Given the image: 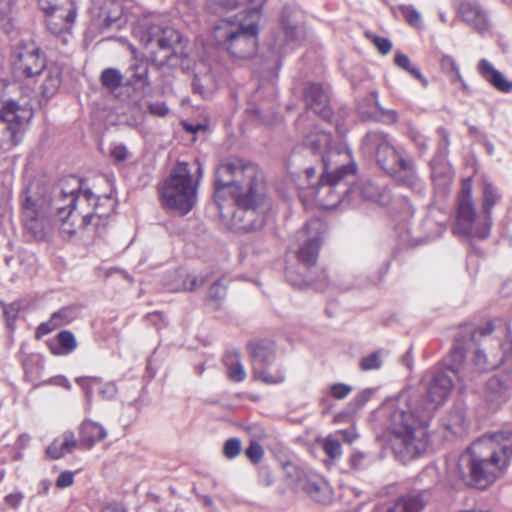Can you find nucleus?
<instances>
[{
	"label": "nucleus",
	"instance_id": "1",
	"mask_svg": "<svg viewBox=\"0 0 512 512\" xmlns=\"http://www.w3.org/2000/svg\"><path fill=\"white\" fill-rule=\"evenodd\" d=\"M492 322L483 327L464 325L455 334L453 357L455 363L447 365L445 370L436 372L431 378L426 398L421 403L406 404L408 410L394 408L389 417L390 443L395 457L405 463L420 456L428 446L429 434L427 420L430 414L449 396L458 381L460 388L467 387L476 378L468 365H462L465 352L474 349L472 363L477 372L498 367L512 359V342L502 343L492 338Z\"/></svg>",
	"mask_w": 512,
	"mask_h": 512
},
{
	"label": "nucleus",
	"instance_id": "2",
	"mask_svg": "<svg viewBox=\"0 0 512 512\" xmlns=\"http://www.w3.org/2000/svg\"><path fill=\"white\" fill-rule=\"evenodd\" d=\"M264 197V174L256 165L235 158L216 168L215 202L221 217H231L238 229L251 231L262 226L253 218Z\"/></svg>",
	"mask_w": 512,
	"mask_h": 512
},
{
	"label": "nucleus",
	"instance_id": "3",
	"mask_svg": "<svg viewBox=\"0 0 512 512\" xmlns=\"http://www.w3.org/2000/svg\"><path fill=\"white\" fill-rule=\"evenodd\" d=\"M71 189H54L51 196L40 193L33 185L21 196L25 230L35 240H44L55 224L67 235L78 229L80 210L93 197L85 182L77 177L69 179Z\"/></svg>",
	"mask_w": 512,
	"mask_h": 512
},
{
	"label": "nucleus",
	"instance_id": "4",
	"mask_svg": "<svg viewBox=\"0 0 512 512\" xmlns=\"http://www.w3.org/2000/svg\"><path fill=\"white\" fill-rule=\"evenodd\" d=\"M331 134L315 127L304 136V146L321 155L323 173L316 186L311 187L310 195L325 209L336 208L344 197L352 191L351 184L356 177V164L350 152L331 146Z\"/></svg>",
	"mask_w": 512,
	"mask_h": 512
},
{
	"label": "nucleus",
	"instance_id": "5",
	"mask_svg": "<svg viewBox=\"0 0 512 512\" xmlns=\"http://www.w3.org/2000/svg\"><path fill=\"white\" fill-rule=\"evenodd\" d=\"M512 459V432L502 431L474 442L456 465L459 479L484 489L496 479Z\"/></svg>",
	"mask_w": 512,
	"mask_h": 512
},
{
	"label": "nucleus",
	"instance_id": "6",
	"mask_svg": "<svg viewBox=\"0 0 512 512\" xmlns=\"http://www.w3.org/2000/svg\"><path fill=\"white\" fill-rule=\"evenodd\" d=\"M264 0H211V5L232 10L240 5H252L244 13L231 18H223L213 29L217 44L235 59L247 60L253 57L258 48L259 20Z\"/></svg>",
	"mask_w": 512,
	"mask_h": 512
},
{
	"label": "nucleus",
	"instance_id": "7",
	"mask_svg": "<svg viewBox=\"0 0 512 512\" xmlns=\"http://www.w3.org/2000/svg\"><path fill=\"white\" fill-rule=\"evenodd\" d=\"M362 150L365 154L374 155L378 166L397 183L419 192L422 190L414 161L403 156L387 134L380 131L368 132L362 141Z\"/></svg>",
	"mask_w": 512,
	"mask_h": 512
},
{
	"label": "nucleus",
	"instance_id": "8",
	"mask_svg": "<svg viewBox=\"0 0 512 512\" xmlns=\"http://www.w3.org/2000/svg\"><path fill=\"white\" fill-rule=\"evenodd\" d=\"M195 164L196 178L191 175L186 162H178L160 188L163 206L175 210L180 215L191 211L197 202V190L199 180L203 176V168L197 159Z\"/></svg>",
	"mask_w": 512,
	"mask_h": 512
},
{
	"label": "nucleus",
	"instance_id": "9",
	"mask_svg": "<svg viewBox=\"0 0 512 512\" xmlns=\"http://www.w3.org/2000/svg\"><path fill=\"white\" fill-rule=\"evenodd\" d=\"M141 42L151 48V52H154V47L160 51H171L159 61L160 70L178 67L182 70L190 69V59L183 52L182 36L177 30L169 26L151 24L143 31Z\"/></svg>",
	"mask_w": 512,
	"mask_h": 512
},
{
	"label": "nucleus",
	"instance_id": "10",
	"mask_svg": "<svg viewBox=\"0 0 512 512\" xmlns=\"http://www.w3.org/2000/svg\"><path fill=\"white\" fill-rule=\"evenodd\" d=\"M492 222L484 217L482 223H476V210L472 196V180L464 179L458 196L457 216L453 232L457 235H470L485 239L490 234Z\"/></svg>",
	"mask_w": 512,
	"mask_h": 512
},
{
	"label": "nucleus",
	"instance_id": "11",
	"mask_svg": "<svg viewBox=\"0 0 512 512\" xmlns=\"http://www.w3.org/2000/svg\"><path fill=\"white\" fill-rule=\"evenodd\" d=\"M32 117V110L14 100H7L0 109V149L9 150L19 141L21 127Z\"/></svg>",
	"mask_w": 512,
	"mask_h": 512
},
{
	"label": "nucleus",
	"instance_id": "12",
	"mask_svg": "<svg viewBox=\"0 0 512 512\" xmlns=\"http://www.w3.org/2000/svg\"><path fill=\"white\" fill-rule=\"evenodd\" d=\"M327 225L319 218L309 220L305 226L297 231L295 239L298 245L296 251L300 265L311 268L316 264L319 248Z\"/></svg>",
	"mask_w": 512,
	"mask_h": 512
},
{
	"label": "nucleus",
	"instance_id": "13",
	"mask_svg": "<svg viewBox=\"0 0 512 512\" xmlns=\"http://www.w3.org/2000/svg\"><path fill=\"white\" fill-rule=\"evenodd\" d=\"M288 484L296 490H302L313 501L328 503L332 498V491L328 483L315 474H308L296 465L285 466Z\"/></svg>",
	"mask_w": 512,
	"mask_h": 512
},
{
	"label": "nucleus",
	"instance_id": "14",
	"mask_svg": "<svg viewBox=\"0 0 512 512\" xmlns=\"http://www.w3.org/2000/svg\"><path fill=\"white\" fill-rule=\"evenodd\" d=\"M248 349L252 358V370L255 378L266 384H278L284 381V373L280 370L270 372L267 366L270 365L275 356L274 342L260 340L249 342Z\"/></svg>",
	"mask_w": 512,
	"mask_h": 512
},
{
	"label": "nucleus",
	"instance_id": "15",
	"mask_svg": "<svg viewBox=\"0 0 512 512\" xmlns=\"http://www.w3.org/2000/svg\"><path fill=\"white\" fill-rule=\"evenodd\" d=\"M12 65L16 73L33 78L41 75L46 67V59L35 43H21L13 53Z\"/></svg>",
	"mask_w": 512,
	"mask_h": 512
},
{
	"label": "nucleus",
	"instance_id": "16",
	"mask_svg": "<svg viewBox=\"0 0 512 512\" xmlns=\"http://www.w3.org/2000/svg\"><path fill=\"white\" fill-rule=\"evenodd\" d=\"M116 202L111 196L98 197L93 194L92 199L84 202L80 210L78 229L94 225L97 228L106 225L107 218L113 214Z\"/></svg>",
	"mask_w": 512,
	"mask_h": 512
},
{
	"label": "nucleus",
	"instance_id": "17",
	"mask_svg": "<svg viewBox=\"0 0 512 512\" xmlns=\"http://www.w3.org/2000/svg\"><path fill=\"white\" fill-rule=\"evenodd\" d=\"M301 12L290 7H284L282 11V25L285 39L276 38L272 49L280 54L286 49H294L304 39L303 27L299 25L298 18Z\"/></svg>",
	"mask_w": 512,
	"mask_h": 512
},
{
	"label": "nucleus",
	"instance_id": "18",
	"mask_svg": "<svg viewBox=\"0 0 512 512\" xmlns=\"http://www.w3.org/2000/svg\"><path fill=\"white\" fill-rule=\"evenodd\" d=\"M512 395V373L503 371L491 376L485 383L483 398L492 408L498 409Z\"/></svg>",
	"mask_w": 512,
	"mask_h": 512
},
{
	"label": "nucleus",
	"instance_id": "19",
	"mask_svg": "<svg viewBox=\"0 0 512 512\" xmlns=\"http://www.w3.org/2000/svg\"><path fill=\"white\" fill-rule=\"evenodd\" d=\"M191 75V88L194 94L208 98L216 91L217 78L208 62H195L191 68Z\"/></svg>",
	"mask_w": 512,
	"mask_h": 512
},
{
	"label": "nucleus",
	"instance_id": "20",
	"mask_svg": "<svg viewBox=\"0 0 512 512\" xmlns=\"http://www.w3.org/2000/svg\"><path fill=\"white\" fill-rule=\"evenodd\" d=\"M304 99L307 107L323 119H330L332 112L330 109L329 87L318 84H309L304 92Z\"/></svg>",
	"mask_w": 512,
	"mask_h": 512
},
{
	"label": "nucleus",
	"instance_id": "21",
	"mask_svg": "<svg viewBox=\"0 0 512 512\" xmlns=\"http://www.w3.org/2000/svg\"><path fill=\"white\" fill-rule=\"evenodd\" d=\"M125 75V84L135 92L144 93L147 89L151 88L149 63L145 58H139L134 55L126 69Z\"/></svg>",
	"mask_w": 512,
	"mask_h": 512
},
{
	"label": "nucleus",
	"instance_id": "22",
	"mask_svg": "<svg viewBox=\"0 0 512 512\" xmlns=\"http://www.w3.org/2000/svg\"><path fill=\"white\" fill-rule=\"evenodd\" d=\"M462 20L478 33L488 31L490 23L485 10L477 1L462 0L457 8Z\"/></svg>",
	"mask_w": 512,
	"mask_h": 512
},
{
	"label": "nucleus",
	"instance_id": "23",
	"mask_svg": "<svg viewBox=\"0 0 512 512\" xmlns=\"http://www.w3.org/2000/svg\"><path fill=\"white\" fill-rule=\"evenodd\" d=\"M76 382L84 390L88 403L91 402L95 388L105 400H112L117 394V387L113 382H102L97 377H78Z\"/></svg>",
	"mask_w": 512,
	"mask_h": 512
},
{
	"label": "nucleus",
	"instance_id": "24",
	"mask_svg": "<svg viewBox=\"0 0 512 512\" xmlns=\"http://www.w3.org/2000/svg\"><path fill=\"white\" fill-rule=\"evenodd\" d=\"M46 14V25L48 30L52 34H61L68 32L76 18V7H70L69 9H58L53 12H47Z\"/></svg>",
	"mask_w": 512,
	"mask_h": 512
},
{
	"label": "nucleus",
	"instance_id": "25",
	"mask_svg": "<svg viewBox=\"0 0 512 512\" xmlns=\"http://www.w3.org/2000/svg\"><path fill=\"white\" fill-rule=\"evenodd\" d=\"M429 498L426 491L410 493L398 498L385 512H420Z\"/></svg>",
	"mask_w": 512,
	"mask_h": 512
},
{
	"label": "nucleus",
	"instance_id": "26",
	"mask_svg": "<svg viewBox=\"0 0 512 512\" xmlns=\"http://www.w3.org/2000/svg\"><path fill=\"white\" fill-rule=\"evenodd\" d=\"M479 74L497 90L509 93L512 91V81L508 80L488 60L482 59L478 64Z\"/></svg>",
	"mask_w": 512,
	"mask_h": 512
},
{
	"label": "nucleus",
	"instance_id": "27",
	"mask_svg": "<svg viewBox=\"0 0 512 512\" xmlns=\"http://www.w3.org/2000/svg\"><path fill=\"white\" fill-rule=\"evenodd\" d=\"M107 432L100 424L86 420L80 428L79 444L85 448H91L96 442L103 440Z\"/></svg>",
	"mask_w": 512,
	"mask_h": 512
},
{
	"label": "nucleus",
	"instance_id": "28",
	"mask_svg": "<svg viewBox=\"0 0 512 512\" xmlns=\"http://www.w3.org/2000/svg\"><path fill=\"white\" fill-rule=\"evenodd\" d=\"M501 198L497 187L484 178L482 181V211L489 222H491L493 207L501 201Z\"/></svg>",
	"mask_w": 512,
	"mask_h": 512
},
{
	"label": "nucleus",
	"instance_id": "29",
	"mask_svg": "<svg viewBox=\"0 0 512 512\" xmlns=\"http://www.w3.org/2000/svg\"><path fill=\"white\" fill-rule=\"evenodd\" d=\"M77 446L74 434L72 432L63 433L61 439L54 440L47 448V454L53 458L58 459L66 453H71Z\"/></svg>",
	"mask_w": 512,
	"mask_h": 512
},
{
	"label": "nucleus",
	"instance_id": "30",
	"mask_svg": "<svg viewBox=\"0 0 512 512\" xmlns=\"http://www.w3.org/2000/svg\"><path fill=\"white\" fill-rule=\"evenodd\" d=\"M44 80L40 86L43 96L52 97L58 90L61 84V71L57 66H50L44 68Z\"/></svg>",
	"mask_w": 512,
	"mask_h": 512
},
{
	"label": "nucleus",
	"instance_id": "31",
	"mask_svg": "<svg viewBox=\"0 0 512 512\" xmlns=\"http://www.w3.org/2000/svg\"><path fill=\"white\" fill-rule=\"evenodd\" d=\"M224 363L227 367L228 378L233 382H242L246 378V371L237 352H229L225 355Z\"/></svg>",
	"mask_w": 512,
	"mask_h": 512
},
{
	"label": "nucleus",
	"instance_id": "32",
	"mask_svg": "<svg viewBox=\"0 0 512 512\" xmlns=\"http://www.w3.org/2000/svg\"><path fill=\"white\" fill-rule=\"evenodd\" d=\"M364 199L385 205L389 201V195L384 187H380L371 181L364 182L360 188Z\"/></svg>",
	"mask_w": 512,
	"mask_h": 512
},
{
	"label": "nucleus",
	"instance_id": "33",
	"mask_svg": "<svg viewBox=\"0 0 512 512\" xmlns=\"http://www.w3.org/2000/svg\"><path fill=\"white\" fill-rule=\"evenodd\" d=\"M123 78L124 76L120 70L116 68H106L101 72L100 82L105 89L113 93L121 87Z\"/></svg>",
	"mask_w": 512,
	"mask_h": 512
},
{
	"label": "nucleus",
	"instance_id": "34",
	"mask_svg": "<svg viewBox=\"0 0 512 512\" xmlns=\"http://www.w3.org/2000/svg\"><path fill=\"white\" fill-rule=\"evenodd\" d=\"M57 341L60 345L59 348H54L51 346V350L54 355L70 354L77 347V341L73 333L68 330L61 331L57 335Z\"/></svg>",
	"mask_w": 512,
	"mask_h": 512
},
{
	"label": "nucleus",
	"instance_id": "35",
	"mask_svg": "<svg viewBox=\"0 0 512 512\" xmlns=\"http://www.w3.org/2000/svg\"><path fill=\"white\" fill-rule=\"evenodd\" d=\"M394 63L398 67L410 73L414 78L421 81L424 86L427 85V80L423 77L420 70L411 64V61L407 55L402 54L400 52L396 53L394 57Z\"/></svg>",
	"mask_w": 512,
	"mask_h": 512
},
{
	"label": "nucleus",
	"instance_id": "36",
	"mask_svg": "<svg viewBox=\"0 0 512 512\" xmlns=\"http://www.w3.org/2000/svg\"><path fill=\"white\" fill-rule=\"evenodd\" d=\"M445 426L454 434L461 433L466 426V417L461 409H455L450 412Z\"/></svg>",
	"mask_w": 512,
	"mask_h": 512
},
{
	"label": "nucleus",
	"instance_id": "37",
	"mask_svg": "<svg viewBox=\"0 0 512 512\" xmlns=\"http://www.w3.org/2000/svg\"><path fill=\"white\" fill-rule=\"evenodd\" d=\"M14 0H0V28L8 32L11 28Z\"/></svg>",
	"mask_w": 512,
	"mask_h": 512
},
{
	"label": "nucleus",
	"instance_id": "38",
	"mask_svg": "<svg viewBox=\"0 0 512 512\" xmlns=\"http://www.w3.org/2000/svg\"><path fill=\"white\" fill-rule=\"evenodd\" d=\"M76 312L75 309L70 307H64L51 315V322H53L56 327H60L70 323L75 318Z\"/></svg>",
	"mask_w": 512,
	"mask_h": 512
},
{
	"label": "nucleus",
	"instance_id": "39",
	"mask_svg": "<svg viewBox=\"0 0 512 512\" xmlns=\"http://www.w3.org/2000/svg\"><path fill=\"white\" fill-rule=\"evenodd\" d=\"M286 278L291 283V285L298 288H302L314 283V279L310 275L306 273H301V275H298V273L291 268L286 270Z\"/></svg>",
	"mask_w": 512,
	"mask_h": 512
},
{
	"label": "nucleus",
	"instance_id": "40",
	"mask_svg": "<svg viewBox=\"0 0 512 512\" xmlns=\"http://www.w3.org/2000/svg\"><path fill=\"white\" fill-rule=\"evenodd\" d=\"M39 6L45 13L58 9H69L75 7L73 0H39Z\"/></svg>",
	"mask_w": 512,
	"mask_h": 512
},
{
	"label": "nucleus",
	"instance_id": "41",
	"mask_svg": "<svg viewBox=\"0 0 512 512\" xmlns=\"http://www.w3.org/2000/svg\"><path fill=\"white\" fill-rule=\"evenodd\" d=\"M323 449L331 459L339 458L342 454L340 439L333 436L327 437L324 441Z\"/></svg>",
	"mask_w": 512,
	"mask_h": 512
},
{
	"label": "nucleus",
	"instance_id": "42",
	"mask_svg": "<svg viewBox=\"0 0 512 512\" xmlns=\"http://www.w3.org/2000/svg\"><path fill=\"white\" fill-rule=\"evenodd\" d=\"M241 449H242L241 441L238 438L228 439L224 443V446H223L224 455L229 459H233L237 455H239V453L241 452Z\"/></svg>",
	"mask_w": 512,
	"mask_h": 512
},
{
	"label": "nucleus",
	"instance_id": "43",
	"mask_svg": "<svg viewBox=\"0 0 512 512\" xmlns=\"http://www.w3.org/2000/svg\"><path fill=\"white\" fill-rule=\"evenodd\" d=\"M382 365L381 357L378 352H373L370 355L362 358L360 366L362 370L379 369Z\"/></svg>",
	"mask_w": 512,
	"mask_h": 512
},
{
	"label": "nucleus",
	"instance_id": "44",
	"mask_svg": "<svg viewBox=\"0 0 512 512\" xmlns=\"http://www.w3.org/2000/svg\"><path fill=\"white\" fill-rule=\"evenodd\" d=\"M245 454L252 463L256 464L262 459L264 450L258 442L251 441Z\"/></svg>",
	"mask_w": 512,
	"mask_h": 512
},
{
	"label": "nucleus",
	"instance_id": "45",
	"mask_svg": "<svg viewBox=\"0 0 512 512\" xmlns=\"http://www.w3.org/2000/svg\"><path fill=\"white\" fill-rule=\"evenodd\" d=\"M350 466L355 470H361L369 465L368 457L363 452H354L349 459Z\"/></svg>",
	"mask_w": 512,
	"mask_h": 512
},
{
	"label": "nucleus",
	"instance_id": "46",
	"mask_svg": "<svg viewBox=\"0 0 512 512\" xmlns=\"http://www.w3.org/2000/svg\"><path fill=\"white\" fill-rule=\"evenodd\" d=\"M400 11L410 25L417 24L421 19L420 13L411 5L400 6Z\"/></svg>",
	"mask_w": 512,
	"mask_h": 512
},
{
	"label": "nucleus",
	"instance_id": "47",
	"mask_svg": "<svg viewBox=\"0 0 512 512\" xmlns=\"http://www.w3.org/2000/svg\"><path fill=\"white\" fill-rule=\"evenodd\" d=\"M19 311V304L12 303L8 306H3V313L6 319L8 327H12V323L17 318V314Z\"/></svg>",
	"mask_w": 512,
	"mask_h": 512
},
{
	"label": "nucleus",
	"instance_id": "48",
	"mask_svg": "<svg viewBox=\"0 0 512 512\" xmlns=\"http://www.w3.org/2000/svg\"><path fill=\"white\" fill-rule=\"evenodd\" d=\"M148 111L153 116L164 117L169 113V108L165 102H155L148 104Z\"/></svg>",
	"mask_w": 512,
	"mask_h": 512
},
{
	"label": "nucleus",
	"instance_id": "49",
	"mask_svg": "<svg viewBox=\"0 0 512 512\" xmlns=\"http://www.w3.org/2000/svg\"><path fill=\"white\" fill-rule=\"evenodd\" d=\"M351 391L352 388L344 383H337L331 386V394L337 399H344Z\"/></svg>",
	"mask_w": 512,
	"mask_h": 512
},
{
	"label": "nucleus",
	"instance_id": "50",
	"mask_svg": "<svg viewBox=\"0 0 512 512\" xmlns=\"http://www.w3.org/2000/svg\"><path fill=\"white\" fill-rule=\"evenodd\" d=\"M374 98L376 99L375 106L383 115V121L386 123H395L398 119L397 113L394 110H386L384 109L380 103L377 101V93H373Z\"/></svg>",
	"mask_w": 512,
	"mask_h": 512
},
{
	"label": "nucleus",
	"instance_id": "51",
	"mask_svg": "<svg viewBox=\"0 0 512 512\" xmlns=\"http://www.w3.org/2000/svg\"><path fill=\"white\" fill-rule=\"evenodd\" d=\"M209 298L215 301L221 300L226 295V288L219 281H216L209 289Z\"/></svg>",
	"mask_w": 512,
	"mask_h": 512
},
{
	"label": "nucleus",
	"instance_id": "52",
	"mask_svg": "<svg viewBox=\"0 0 512 512\" xmlns=\"http://www.w3.org/2000/svg\"><path fill=\"white\" fill-rule=\"evenodd\" d=\"M204 284V278L188 275L183 281V289L186 291H194Z\"/></svg>",
	"mask_w": 512,
	"mask_h": 512
},
{
	"label": "nucleus",
	"instance_id": "53",
	"mask_svg": "<svg viewBox=\"0 0 512 512\" xmlns=\"http://www.w3.org/2000/svg\"><path fill=\"white\" fill-rule=\"evenodd\" d=\"M373 43L383 55L388 54L392 49V43L388 38L375 36L373 38Z\"/></svg>",
	"mask_w": 512,
	"mask_h": 512
},
{
	"label": "nucleus",
	"instance_id": "54",
	"mask_svg": "<svg viewBox=\"0 0 512 512\" xmlns=\"http://www.w3.org/2000/svg\"><path fill=\"white\" fill-rule=\"evenodd\" d=\"M128 150L124 145H116L111 150V157L116 162H123L128 158Z\"/></svg>",
	"mask_w": 512,
	"mask_h": 512
},
{
	"label": "nucleus",
	"instance_id": "55",
	"mask_svg": "<svg viewBox=\"0 0 512 512\" xmlns=\"http://www.w3.org/2000/svg\"><path fill=\"white\" fill-rule=\"evenodd\" d=\"M73 480L74 474L70 471H64L58 476L56 485L59 488H66L73 484Z\"/></svg>",
	"mask_w": 512,
	"mask_h": 512
},
{
	"label": "nucleus",
	"instance_id": "56",
	"mask_svg": "<svg viewBox=\"0 0 512 512\" xmlns=\"http://www.w3.org/2000/svg\"><path fill=\"white\" fill-rule=\"evenodd\" d=\"M373 393H374V390L370 389V388L362 390L354 399L355 405L358 408L362 407L369 401V399L371 398Z\"/></svg>",
	"mask_w": 512,
	"mask_h": 512
},
{
	"label": "nucleus",
	"instance_id": "57",
	"mask_svg": "<svg viewBox=\"0 0 512 512\" xmlns=\"http://www.w3.org/2000/svg\"><path fill=\"white\" fill-rule=\"evenodd\" d=\"M409 137L419 148H421L422 150L427 149L426 138L419 131L410 130Z\"/></svg>",
	"mask_w": 512,
	"mask_h": 512
},
{
	"label": "nucleus",
	"instance_id": "58",
	"mask_svg": "<svg viewBox=\"0 0 512 512\" xmlns=\"http://www.w3.org/2000/svg\"><path fill=\"white\" fill-rule=\"evenodd\" d=\"M439 175H440V173L438 172L437 168L433 167L432 168V178L435 181L436 185H443L445 189L448 188L449 184L451 183V179H452L450 170L446 169V171L443 173V182L442 183H437V178Z\"/></svg>",
	"mask_w": 512,
	"mask_h": 512
},
{
	"label": "nucleus",
	"instance_id": "59",
	"mask_svg": "<svg viewBox=\"0 0 512 512\" xmlns=\"http://www.w3.org/2000/svg\"><path fill=\"white\" fill-rule=\"evenodd\" d=\"M24 495L21 492H13L5 497V502L12 508H17L22 502Z\"/></svg>",
	"mask_w": 512,
	"mask_h": 512
},
{
	"label": "nucleus",
	"instance_id": "60",
	"mask_svg": "<svg viewBox=\"0 0 512 512\" xmlns=\"http://www.w3.org/2000/svg\"><path fill=\"white\" fill-rule=\"evenodd\" d=\"M56 328H57L56 325L53 322H51V318H50L47 322L41 323L39 325V327L36 330V336L39 338L41 336L49 334Z\"/></svg>",
	"mask_w": 512,
	"mask_h": 512
},
{
	"label": "nucleus",
	"instance_id": "61",
	"mask_svg": "<svg viewBox=\"0 0 512 512\" xmlns=\"http://www.w3.org/2000/svg\"><path fill=\"white\" fill-rule=\"evenodd\" d=\"M337 435H339L344 442L349 444L353 443L357 438V435L354 433V431L350 429L340 430L337 432Z\"/></svg>",
	"mask_w": 512,
	"mask_h": 512
},
{
	"label": "nucleus",
	"instance_id": "62",
	"mask_svg": "<svg viewBox=\"0 0 512 512\" xmlns=\"http://www.w3.org/2000/svg\"><path fill=\"white\" fill-rule=\"evenodd\" d=\"M443 64H449L452 68V70L456 73L457 77L460 79L461 76H460V72H459V69L456 65V62L454 61V59L450 56H445L443 58Z\"/></svg>",
	"mask_w": 512,
	"mask_h": 512
},
{
	"label": "nucleus",
	"instance_id": "63",
	"mask_svg": "<svg viewBox=\"0 0 512 512\" xmlns=\"http://www.w3.org/2000/svg\"><path fill=\"white\" fill-rule=\"evenodd\" d=\"M305 176L308 182V188L311 190L312 186H315L311 180L316 176V170L313 167H309L305 170Z\"/></svg>",
	"mask_w": 512,
	"mask_h": 512
},
{
	"label": "nucleus",
	"instance_id": "64",
	"mask_svg": "<svg viewBox=\"0 0 512 512\" xmlns=\"http://www.w3.org/2000/svg\"><path fill=\"white\" fill-rule=\"evenodd\" d=\"M102 512H125L123 508L117 505H107L102 509Z\"/></svg>",
	"mask_w": 512,
	"mask_h": 512
}]
</instances>
